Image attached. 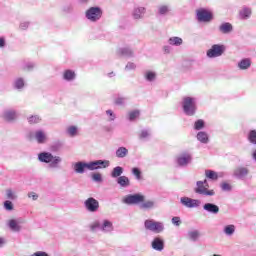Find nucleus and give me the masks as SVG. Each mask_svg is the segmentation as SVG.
Segmentation results:
<instances>
[{
    "label": "nucleus",
    "instance_id": "nucleus-1",
    "mask_svg": "<svg viewBox=\"0 0 256 256\" xmlns=\"http://www.w3.org/2000/svg\"><path fill=\"white\" fill-rule=\"evenodd\" d=\"M38 161L49 164L50 169H59L63 159L61 156H54L51 152H41L38 154Z\"/></svg>",
    "mask_w": 256,
    "mask_h": 256
},
{
    "label": "nucleus",
    "instance_id": "nucleus-2",
    "mask_svg": "<svg viewBox=\"0 0 256 256\" xmlns=\"http://www.w3.org/2000/svg\"><path fill=\"white\" fill-rule=\"evenodd\" d=\"M182 109L188 117H193L197 113V99L189 96L184 97L182 100Z\"/></svg>",
    "mask_w": 256,
    "mask_h": 256
},
{
    "label": "nucleus",
    "instance_id": "nucleus-3",
    "mask_svg": "<svg viewBox=\"0 0 256 256\" xmlns=\"http://www.w3.org/2000/svg\"><path fill=\"white\" fill-rule=\"evenodd\" d=\"M144 227L146 231H151L152 233H163L165 231V224L153 219L145 220Z\"/></svg>",
    "mask_w": 256,
    "mask_h": 256
},
{
    "label": "nucleus",
    "instance_id": "nucleus-4",
    "mask_svg": "<svg viewBox=\"0 0 256 256\" xmlns=\"http://www.w3.org/2000/svg\"><path fill=\"white\" fill-rule=\"evenodd\" d=\"M207 187H209L207 180L197 181L196 187L194 189V193H196L197 195H204V197L215 196V190H209V189H207Z\"/></svg>",
    "mask_w": 256,
    "mask_h": 256
},
{
    "label": "nucleus",
    "instance_id": "nucleus-5",
    "mask_svg": "<svg viewBox=\"0 0 256 256\" xmlns=\"http://www.w3.org/2000/svg\"><path fill=\"white\" fill-rule=\"evenodd\" d=\"M86 19L92 23H97L103 17V10L99 6L90 7L85 13Z\"/></svg>",
    "mask_w": 256,
    "mask_h": 256
},
{
    "label": "nucleus",
    "instance_id": "nucleus-6",
    "mask_svg": "<svg viewBox=\"0 0 256 256\" xmlns=\"http://www.w3.org/2000/svg\"><path fill=\"white\" fill-rule=\"evenodd\" d=\"M145 201V195L141 193L128 194L123 198L125 205H141Z\"/></svg>",
    "mask_w": 256,
    "mask_h": 256
},
{
    "label": "nucleus",
    "instance_id": "nucleus-7",
    "mask_svg": "<svg viewBox=\"0 0 256 256\" xmlns=\"http://www.w3.org/2000/svg\"><path fill=\"white\" fill-rule=\"evenodd\" d=\"M225 53V45L223 44H214L210 49L207 50L206 55L209 59H215L221 57Z\"/></svg>",
    "mask_w": 256,
    "mask_h": 256
},
{
    "label": "nucleus",
    "instance_id": "nucleus-8",
    "mask_svg": "<svg viewBox=\"0 0 256 256\" xmlns=\"http://www.w3.org/2000/svg\"><path fill=\"white\" fill-rule=\"evenodd\" d=\"M180 203L188 209H195L197 207H201V200L189 198L187 196L181 197Z\"/></svg>",
    "mask_w": 256,
    "mask_h": 256
},
{
    "label": "nucleus",
    "instance_id": "nucleus-9",
    "mask_svg": "<svg viewBox=\"0 0 256 256\" xmlns=\"http://www.w3.org/2000/svg\"><path fill=\"white\" fill-rule=\"evenodd\" d=\"M89 171H97L99 169H107L111 162L109 160H95L88 162Z\"/></svg>",
    "mask_w": 256,
    "mask_h": 256
},
{
    "label": "nucleus",
    "instance_id": "nucleus-10",
    "mask_svg": "<svg viewBox=\"0 0 256 256\" xmlns=\"http://www.w3.org/2000/svg\"><path fill=\"white\" fill-rule=\"evenodd\" d=\"M84 207L89 211V213H97V211H99V201L90 197L84 201Z\"/></svg>",
    "mask_w": 256,
    "mask_h": 256
},
{
    "label": "nucleus",
    "instance_id": "nucleus-11",
    "mask_svg": "<svg viewBox=\"0 0 256 256\" xmlns=\"http://www.w3.org/2000/svg\"><path fill=\"white\" fill-rule=\"evenodd\" d=\"M196 19L199 23H209L213 19V14L205 9H200L196 13Z\"/></svg>",
    "mask_w": 256,
    "mask_h": 256
},
{
    "label": "nucleus",
    "instance_id": "nucleus-12",
    "mask_svg": "<svg viewBox=\"0 0 256 256\" xmlns=\"http://www.w3.org/2000/svg\"><path fill=\"white\" fill-rule=\"evenodd\" d=\"M116 53L118 57H125L126 59H133L135 57L133 48L129 46L118 48Z\"/></svg>",
    "mask_w": 256,
    "mask_h": 256
},
{
    "label": "nucleus",
    "instance_id": "nucleus-13",
    "mask_svg": "<svg viewBox=\"0 0 256 256\" xmlns=\"http://www.w3.org/2000/svg\"><path fill=\"white\" fill-rule=\"evenodd\" d=\"M248 175L249 168L245 166H238L233 171V177H235V179H240L241 181H243V179H245Z\"/></svg>",
    "mask_w": 256,
    "mask_h": 256
},
{
    "label": "nucleus",
    "instance_id": "nucleus-14",
    "mask_svg": "<svg viewBox=\"0 0 256 256\" xmlns=\"http://www.w3.org/2000/svg\"><path fill=\"white\" fill-rule=\"evenodd\" d=\"M191 161H193V156L187 152H184L177 158V165H179V167H187Z\"/></svg>",
    "mask_w": 256,
    "mask_h": 256
},
{
    "label": "nucleus",
    "instance_id": "nucleus-15",
    "mask_svg": "<svg viewBox=\"0 0 256 256\" xmlns=\"http://www.w3.org/2000/svg\"><path fill=\"white\" fill-rule=\"evenodd\" d=\"M203 210L210 215H219L220 208L215 203L207 202L203 205Z\"/></svg>",
    "mask_w": 256,
    "mask_h": 256
},
{
    "label": "nucleus",
    "instance_id": "nucleus-16",
    "mask_svg": "<svg viewBox=\"0 0 256 256\" xmlns=\"http://www.w3.org/2000/svg\"><path fill=\"white\" fill-rule=\"evenodd\" d=\"M151 247L154 251H163L165 249V240L161 237H155L151 243Z\"/></svg>",
    "mask_w": 256,
    "mask_h": 256
},
{
    "label": "nucleus",
    "instance_id": "nucleus-17",
    "mask_svg": "<svg viewBox=\"0 0 256 256\" xmlns=\"http://www.w3.org/2000/svg\"><path fill=\"white\" fill-rule=\"evenodd\" d=\"M3 117L5 121H8V123H12V121L17 120V118L19 117V114L17 113L16 110L9 109L4 111Z\"/></svg>",
    "mask_w": 256,
    "mask_h": 256
},
{
    "label": "nucleus",
    "instance_id": "nucleus-18",
    "mask_svg": "<svg viewBox=\"0 0 256 256\" xmlns=\"http://www.w3.org/2000/svg\"><path fill=\"white\" fill-rule=\"evenodd\" d=\"M73 169L75 173H79L80 175H83V173H85V169H88L89 171V162H83V161L76 162L73 166Z\"/></svg>",
    "mask_w": 256,
    "mask_h": 256
},
{
    "label": "nucleus",
    "instance_id": "nucleus-19",
    "mask_svg": "<svg viewBox=\"0 0 256 256\" xmlns=\"http://www.w3.org/2000/svg\"><path fill=\"white\" fill-rule=\"evenodd\" d=\"M155 207H157V202H155L153 200H147V201L144 200L139 205V208L142 209L143 211H149L151 209H155Z\"/></svg>",
    "mask_w": 256,
    "mask_h": 256
},
{
    "label": "nucleus",
    "instance_id": "nucleus-20",
    "mask_svg": "<svg viewBox=\"0 0 256 256\" xmlns=\"http://www.w3.org/2000/svg\"><path fill=\"white\" fill-rule=\"evenodd\" d=\"M19 222L18 220L16 219H10L7 223L8 227L10 230H12L14 233H19L21 232V226L19 225Z\"/></svg>",
    "mask_w": 256,
    "mask_h": 256
},
{
    "label": "nucleus",
    "instance_id": "nucleus-21",
    "mask_svg": "<svg viewBox=\"0 0 256 256\" xmlns=\"http://www.w3.org/2000/svg\"><path fill=\"white\" fill-rule=\"evenodd\" d=\"M34 137L39 145H43L47 141V134L43 130H37Z\"/></svg>",
    "mask_w": 256,
    "mask_h": 256
},
{
    "label": "nucleus",
    "instance_id": "nucleus-22",
    "mask_svg": "<svg viewBox=\"0 0 256 256\" xmlns=\"http://www.w3.org/2000/svg\"><path fill=\"white\" fill-rule=\"evenodd\" d=\"M220 33H223L224 35H229V33L233 32V25L229 22H224L219 26Z\"/></svg>",
    "mask_w": 256,
    "mask_h": 256
},
{
    "label": "nucleus",
    "instance_id": "nucleus-23",
    "mask_svg": "<svg viewBox=\"0 0 256 256\" xmlns=\"http://www.w3.org/2000/svg\"><path fill=\"white\" fill-rule=\"evenodd\" d=\"M196 139L200 142L203 143L204 145H207L209 143V134L204 131H200L196 135Z\"/></svg>",
    "mask_w": 256,
    "mask_h": 256
},
{
    "label": "nucleus",
    "instance_id": "nucleus-24",
    "mask_svg": "<svg viewBox=\"0 0 256 256\" xmlns=\"http://www.w3.org/2000/svg\"><path fill=\"white\" fill-rule=\"evenodd\" d=\"M116 181L117 184L120 185V187H123L124 189L131 185V180H129V177L127 176H120L117 178Z\"/></svg>",
    "mask_w": 256,
    "mask_h": 256
},
{
    "label": "nucleus",
    "instance_id": "nucleus-25",
    "mask_svg": "<svg viewBox=\"0 0 256 256\" xmlns=\"http://www.w3.org/2000/svg\"><path fill=\"white\" fill-rule=\"evenodd\" d=\"M101 231L103 233H111L113 231V223L109 220H104L101 224Z\"/></svg>",
    "mask_w": 256,
    "mask_h": 256
},
{
    "label": "nucleus",
    "instance_id": "nucleus-26",
    "mask_svg": "<svg viewBox=\"0 0 256 256\" xmlns=\"http://www.w3.org/2000/svg\"><path fill=\"white\" fill-rule=\"evenodd\" d=\"M77 78V74H75V71L73 70H65L63 73V79L64 81H75Z\"/></svg>",
    "mask_w": 256,
    "mask_h": 256
},
{
    "label": "nucleus",
    "instance_id": "nucleus-27",
    "mask_svg": "<svg viewBox=\"0 0 256 256\" xmlns=\"http://www.w3.org/2000/svg\"><path fill=\"white\" fill-rule=\"evenodd\" d=\"M129 155V149H127L126 147H119L116 150V157L118 159H125V157H127Z\"/></svg>",
    "mask_w": 256,
    "mask_h": 256
},
{
    "label": "nucleus",
    "instance_id": "nucleus-28",
    "mask_svg": "<svg viewBox=\"0 0 256 256\" xmlns=\"http://www.w3.org/2000/svg\"><path fill=\"white\" fill-rule=\"evenodd\" d=\"M168 43L169 45H172L173 47H181V45H183V39L181 37H170L168 39Z\"/></svg>",
    "mask_w": 256,
    "mask_h": 256
},
{
    "label": "nucleus",
    "instance_id": "nucleus-29",
    "mask_svg": "<svg viewBox=\"0 0 256 256\" xmlns=\"http://www.w3.org/2000/svg\"><path fill=\"white\" fill-rule=\"evenodd\" d=\"M144 79H145V81H148L149 83H153V81H155V79H157V73H155L151 70H147L146 72H144Z\"/></svg>",
    "mask_w": 256,
    "mask_h": 256
},
{
    "label": "nucleus",
    "instance_id": "nucleus-30",
    "mask_svg": "<svg viewBox=\"0 0 256 256\" xmlns=\"http://www.w3.org/2000/svg\"><path fill=\"white\" fill-rule=\"evenodd\" d=\"M251 8L249 7H244L242 10H240L239 12V16H240V19H243V20H247L249 19V17H251Z\"/></svg>",
    "mask_w": 256,
    "mask_h": 256
},
{
    "label": "nucleus",
    "instance_id": "nucleus-31",
    "mask_svg": "<svg viewBox=\"0 0 256 256\" xmlns=\"http://www.w3.org/2000/svg\"><path fill=\"white\" fill-rule=\"evenodd\" d=\"M238 67H239V69H241L242 71H245L246 69H249V67H251V60L248 59V58L242 59V60L238 63Z\"/></svg>",
    "mask_w": 256,
    "mask_h": 256
},
{
    "label": "nucleus",
    "instance_id": "nucleus-32",
    "mask_svg": "<svg viewBox=\"0 0 256 256\" xmlns=\"http://www.w3.org/2000/svg\"><path fill=\"white\" fill-rule=\"evenodd\" d=\"M121 175H123V167L121 166L114 167L111 172V177H113V179H119Z\"/></svg>",
    "mask_w": 256,
    "mask_h": 256
},
{
    "label": "nucleus",
    "instance_id": "nucleus-33",
    "mask_svg": "<svg viewBox=\"0 0 256 256\" xmlns=\"http://www.w3.org/2000/svg\"><path fill=\"white\" fill-rule=\"evenodd\" d=\"M171 11V5L163 4L158 6V14L159 15H167Z\"/></svg>",
    "mask_w": 256,
    "mask_h": 256
},
{
    "label": "nucleus",
    "instance_id": "nucleus-34",
    "mask_svg": "<svg viewBox=\"0 0 256 256\" xmlns=\"http://www.w3.org/2000/svg\"><path fill=\"white\" fill-rule=\"evenodd\" d=\"M144 15H145V7H138L134 9V12H133L134 19H142Z\"/></svg>",
    "mask_w": 256,
    "mask_h": 256
},
{
    "label": "nucleus",
    "instance_id": "nucleus-35",
    "mask_svg": "<svg viewBox=\"0 0 256 256\" xmlns=\"http://www.w3.org/2000/svg\"><path fill=\"white\" fill-rule=\"evenodd\" d=\"M223 232L227 235V237L235 235V225H226L223 229Z\"/></svg>",
    "mask_w": 256,
    "mask_h": 256
},
{
    "label": "nucleus",
    "instance_id": "nucleus-36",
    "mask_svg": "<svg viewBox=\"0 0 256 256\" xmlns=\"http://www.w3.org/2000/svg\"><path fill=\"white\" fill-rule=\"evenodd\" d=\"M66 133L69 135V137H77L79 129L77 126H69L66 129Z\"/></svg>",
    "mask_w": 256,
    "mask_h": 256
},
{
    "label": "nucleus",
    "instance_id": "nucleus-37",
    "mask_svg": "<svg viewBox=\"0 0 256 256\" xmlns=\"http://www.w3.org/2000/svg\"><path fill=\"white\" fill-rule=\"evenodd\" d=\"M29 125H37V123H41L42 118L39 115H32L27 118Z\"/></svg>",
    "mask_w": 256,
    "mask_h": 256
},
{
    "label": "nucleus",
    "instance_id": "nucleus-38",
    "mask_svg": "<svg viewBox=\"0 0 256 256\" xmlns=\"http://www.w3.org/2000/svg\"><path fill=\"white\" fill-rule=\"evenodd\" d=\"M205 175L207 179H211L212 181H217L219 179V175L213 170H206Z\"/></svg>",
    "mask_w": 256,
    "mask_h": 256
},
{
    "label": "nucleus",
    "instance_id": "nucleus-39",
    "mask_svg": "<svg viewBox=\"0 0 256 256\" xmlns=\"http://www.w3.org/2000/svg\"><path fill=\"white\" fill-rule=\"evenodd\" d=\"M194 129L195 131H201V129H205V121L203 119H198L194 123Z\"/></svg>",
    "mask_w": 256,
    "mask_h": 256
},
{
    "label": "nucleus",
    "instance_id": "nucleus-40",
    "mask_svg": "<svg viewBox=\"0 0 256 256\" xmlns=\"http://www.w3.org/2000/svg\"><path fill=\"white\" fill-rule=\"evenodd\" d=\"M15 89H23L25 87V80L23 78H17L14 82Z\"/></svg>",
    "mask_w": 256,
    "mask_h": 256
},
{
    "label": "nucleus",
    "instance_id": "nucleus-41",
    "mask_svg": "<svg viewBox=\"0 0 256 256\" xmlns=\"http://www.w3.org/2000/svg\"><path fill=\"white\" fill-rule=\"evenodd\" d=\"M23 71H33L35 69V63L33 62H26L22 66Z\"/></svg>",
    "mask_w": 256,
    "mask_h": 256
},
{
    "label": "nucleus",
    "instance_id": "nucleus-42",
    "mask_svg": "<svg viewBox=\"0 0 256 256\" xmlns=\"http://www.w3.org/2000/svg\"><path fill=\"white\" fill-rule=\"evenodd\" d=\"M132 175L136 177L137 181H141L142 176H141V169L134 167L132 168Z\"/></svg>",
    "mask_w": 256,
    "mask_h": 256
},
{
    "label": "nucleus",
    "instance_id": "nucleus-43",
    "mask_svg": "<svg viewBox=\"0 0 256 256\" xmlns=\"http://www.w3.org/2000/svg\"><path fill=\"white\" fill-rule=\"evenodd\" d=\"M248 140L253 144L256 145V130H251L248 134Z\"/></svg>",
    "mask_w": 256,
    "mask_h": 256
},
{
    "label": "nucleus",
    "instance_id": "nucleus-44",
    "mask_svg": "<svg viewBox=\"0 0 256 256\" xmlns=\"http://www.w3.org/2000/svg\"><path fill=\"white\" fill-rule=\"evenodd\" d=\"M188 237L191 241H197L199 239V232L197 230L188 232Z\"/></svg>",
    "mask_w": 256,
    "mask_h": 256
},
{
    "label": "nucleus",
    "instance_id": "nucleus-45",
    "mask_svg": "<svg viewBox=\"0 0 256 256\" xmlns=\"http://www.w3.org/2000/svg\"><path fill=\"white\" fill-rule=\"evenodd\" d=\"M6 197L10 201H15V199H17V195H15V192L13 190H11V189H8L6 191Z\"/></svg>",
    "mask_w": 256,
    "mask_h": 256
},
{
    "label": "nucleus",
    "instance_id": "nucleus-46",
    "mask_svg": "<svg viewBox=\"0 0 256 256\" xmlns=\"http://www.w3.org/2000/svg\"><path fill=\"white\" fill-rule=\"evenodd\" d=\"M139 110H134L128 114L129 121H135L139 117Z\"/></svg>",
    "mask_w": 256,
    "mask_h": 256
},
{
    "label": "nucleus",
    "instance_id": "nucleus-47",
    "mask_svg": "<svg viewBox=\"0 0 256 256\" xmlns=\"http://www.w3.org/2000/svg\"><path fill=\"white\" fill-rule=\"evenodd\" d=\"M63 148V142L61 141H57L55 142L52 146H51V149L52 151H59L60 149Z\"/></svg>",
    "mask_w": 256,
    "mask_h": 256
},
{
    "label": "nucleus",
    "instance_id": "nucleus-48",
    "mask_svg": "<svg viewBox=\"0 0 256 256\" xmlns=\"http://www.w3.org/2000/svg\"><path fill=\"white\" fill-rule=\"evenodd\" d=\"M137 69V64L133 62H128L125 66V71H135Z\"/></svg>",
    "mask_w": 256,
    "mask_h": 256
},
{
    "label": "nucleus",
    "instance_id": "nucleus-49",
    "mask_svg": "<svg viewBox=\"0 0 256 256\" xmlns=\"http://www.w3.org/2000/svg\"><path fill=\"white\" fill-rule=\"evenodd\" d=\"M4 209L6 211H13V202H11V200H6L4 202Z\"/></svg>",
    "mask_w": 256,
    "mask_h": 256
},
{
    "label": "nucleus",
    "instance_id": "nucleus-50",
    "mask_svg": "<svg viewBox=\"0 0 256 256\" xmlns=\"http://www.w3.org/2000/svg\"><path fill=\"white\" fill-rule=\"evenodd\" d=\"M92 179L93 181H95L96 183H102L103 182V177L101 176L100 173H94L92 175Z\"/></svg>",
    "mask_w": 256,
    "mask_h": 256
},
{
    "label": "nucleus",
    "instance_id": "nucleus-51",
    "mask_svg": "<svg viewBox=\"0 0 256 256\" xmlns=\"http://www.w3.org/2000/svg\"><path fill=\"white\" fill-rule=\"evenodd\" d=\"M221 190L222 191H231L233 189V187L231 186V184L227 183V182H223L221 185Z\"/></svg>",
    "mask_w": 256,
    "mask_h": 256
},
{
    "label": "nucleus",
    "instance_id": "nucleus-52",
    "mask_svg": "<svg viewBox=\"0 0 256 256\" xmlns=\"http://www.w3.org/2000/svg\"><path fill=\"white\" fill-rule=\"evenodd\" d=\"M90 229H91V231H96L97 229H99L101 231V222L96 221V222L92 223L90 225Z\"/></svg>",
    "mask_w": 256,
    "mask_h": 256
},
{
    "label": "nucleus",
    "instance_id": "nucleus-53",
    "mask_svg": "<svg viewBox=\"0 0 256 256\" xmlns=\"http://www.w3.org/2000/svg\"><path fill=\"white\" fill-rule=\"evenodd\" d=\"M127 101V98L125 97H118L115 99V105H125V102Z\"/></svg>",
    "mask_w": 256,
    "mask_h": 256
},
{
    "label": "nucleus",
    "instance_id": "nucleus-54",
    "mask_svg": "<svg viewBox=\"0 0 256 256\" xmlns=\"http://www.w3.org/2000/svg\"><path fill=\"white\" fill-rule=\"evenodd\" d=\"M106 115H108L109 121H114L115 119H117V116L115 115L113 110H106Z\"/></svg>",
    "mask_w": 256,
    "mask_h": 256
},
{
    "label": "nucleus",
    "instance_id": "nucleus-55",
    "mask_svg": "<svg viewBox=\"0 0 256 256\" xmlns=\"http://www.w3.org/2000/svg\"><path fill=\"white\" fill-rule=\"evenodd\" d=\"M172 224L176 227H179L181 225V218L179 216H175L172 218Z\"/></svg>",
    "mask_w": 256,
    "mask_h": 256
},
{
    "label": "nucleus",
    "instance_id": "nucleus-56",
    "mask_svg": "<svg viewBox=\"0 0 256 256\" xmlns=\"http://www.w3.org/2000/svg\"><path fill=\"white\" fill-rule=\"evenodd\" d=\"M29 25H30L29 22L24 21V22H21V23H20L19 28H20L22 31H27V29H29Z\"/></svg>",
    "mask_w": 256,
    "mask_h": 256
},
{
    "label": "nucleus",
    "instance_id": "nucleus-57",
    "mask_svg": "<svg viewBox=\"0 0 256 256\" xmlns=\"http://www.w3.org/2000/svg\"><path fill=\"white\" fill-rule=\"evenodd\" d=\"M150 135L149 130L144 129L140 133V139H147Z\"/></svg>",
    "mask_w": 256,
    "mask_h": 256
},
{
    "label": "nucleus",
    "instance_id": "nucleus-58",
    "mask_svg": "<svg viewBox=\"0 0 256 256\" xmlns=\"http://www.w3.org/2000/svg\"><path fill=\"white\" fill-rule=\"evenodd\" d=\"M64 13H71L73 11V6L71 4L65 5L62 8Z\"/></svg>",
    "mask_w": 256,
    "mask_h": 256
},
{
    "label": "nucleus",
    "instance_id": "nucleus-59",
    "mask_svg": "<svg viewBox=\"0 0 256 256\" xmlns=\"http://www.w3.org/2000/svg\"><path fill=\"white\" fill-rule=\"evenodd\" d=\"M28 197L29 199H32V201H37L39 199V195L35 192H29Z\"/></svg>",
    "mask_w": 256,
    "mask_h": 256
},
{
    "label": "nucleus",
    "instance_id": "nucleus-60",
    "mask_svg": "<svg viewBox=\"0 0 256 256\" xmlns=\"http://www.w3.org/2000/svg\"><path fill=\"white\" fill-rule=\"evenodd\" d=\"M171 51H173V48L169 45H165L163 46V53H165V55H169V53H171Z\"/></svg>",
    "mask_w": 256,
    "mask_h": 256
},
{
    "label": "nucleus",
    "instance_id": "nucleus-61",
    "mask_svg": "<svg viewBox=\"0 0 256 256\" xmlns=\"http://www.w3.org/2000/svg\"><path fill=\"white\" fill-rule=\"evenodd\" d=\"M6 43H5V38L0 37V48L3 49V47H5Z\"/></svg>",
    "mask_w": 256,
    "mask_h": 256
},
{
    "label": "nucleus",
    "instance_id": "nucleus-62",
    "mask_svg": "<svg viewBox=\"0 0 256 256\" xmlns=\"http://www.w3.org/2000/svg\"><path fill=\"white\" fill-rule=\"evenodd\" d=\"M5 245V239L0 237V247Z\"/></svg>",
    "mask_w": 256,
    "mask_h": 256
},
{
    "label": "nucleus",
    "instance_id": "nucleus-63",
    "mask_svg": "<svg viewBox=\"0 0 256 256\" xmlns=\"http://www.w3.org/2000/svg\"><path fill=\"white\" fill-rule=\"evenodd\" d=\"M108 77H115V72H110V73H108Z\"/></svg>",
    "mask_w": 256,
    "mask_h": 256
},
{
    "label": "nucleus",
    "instance_id": "nucleus-64",
    "mask_svg": "<svg viewBox=\"0 0 256 256\" xmlns=\"http://www.w3.org/2000/svg\"><path fill=\"white\" fill-rule=\"evenodd\" d=\"M252 157H253L254 161H256V150L253 152Z\"/></svg>",
    "mask_w": 256,
    "mask_h": 256
}]
</instances>
